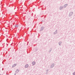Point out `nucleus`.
<instances>
[{"mask_svg":"<svg viewBox=\"0 0 75 75\" xmlns=\"http://www.w3.org/2000/svg\"><path fill=\"white\" fill-rule=\"evenodd\" d=\"M17 65V64H14L12 66V67H16Z\"/></svg>","mask_w":75,"mask_h":75,"instance_id":"obj_1","label":"nucleus"},{"mask_svg":"<svg viewBox=\"0 0 75 75\" xmlns=\"http://www.w3.org/2000/svg\"><path fill=\"white\" fill-rule=\"evenodd\" d=\"M28 67V65L27 64L25 66V68H27Z\"/></svg>","mask_w":75,"mask_h":75,"instance_id":"obj_2","label":"nucleus"},{"mask_svg":"<svg viewBox=\"0 0 75 75\" xmlns=\"http://www.w3.org/2000/svg\"><path fill=\"white\" fill-rule=\"evenodd\" d=\"M35 62H32V64L33 65H35Z\"/></svg>","mask_w":75,"mask_h":75,"instance_id":"obj_3","label":"nucleus"},{"mask_svg":"<svg viewBox=\"0 0 75 75\" xmlns=\"http://www.w3.org/2000/svg\"><path fill=\"white\" fill-rule=\"evenodd\" d=\"M18 72H19V71L18 69H17L16 71V73H18Z\"/></svg>","mask_w":75,"mask_h":75,"instance_id":"obj_4","label":"nucleus"},{"mask_svg":"<svg viewBox=\"0 0 75 75\" xmlns=\"http://www.w3.org/2000/svg\"><path fill=\"white\" fill-rule=\"evenodd\" d=\"M68 6V5L67 4H65L64 6V7H67V6Z\"/></svg>","mask_w":75,"mask_h":75,"instance_id":"obj_5","label":"nucleus"},{"mask_svg":"<svg viewBox=\"0 0 75 75\" xmlns=\"http://www.w3.org/2000/svg\"><path fill=\"white\" fill-rule=\"evenodd\" d=\"M15 27H18V25H16Z\"/></svg>","mask_w":75,"mask_h":75,"instance_id":"obj_6","label":"nucleus"},{"mask_svg":"<svg viewBox=\"0 0 75 75\" xmlns=\"http://www.w3.org/2000/svg\"><path fill=\"white\" fill-rule=\"evenodd\" d=\"M54 67V65L52 64L51 66V67Z\"/></svg>","mask_w":75,"mask_h":75,"instance_id":"obj_7","label":"nucleus"},{"mask_svg":"<svg viewBox=\"0 0 75 75\" xmlns=\"http://www.w3.org/2000/svg\"><path fill=\"white\" fill-rule=\"evenodd\" d=\"M73 75H75V72L73 73Z\"/></svg>","mask_w":75,"mask_h":75,"instance_id":"obj_8","label":"nucleus"},{"mask_svg":"<svg viewBox=\"0 0 75 75\" xmlns=\"http://www.w3.org/2000/svg\"><path fill=\"white\" fill-rule=\"evenodd\" d=\"M69 14H70V15H71V13H69Z\"/></svg>","mask_w":75,"mask_h":75,"instance_id":"obj_9","label":"nucleus"},{"mask_svg":"<svg viewBox=\"0 0 75 75\" xmlns=\"http://www.w3.org/2000/svg\"><path fill=\"white\" fill-rule=\"evenodd\" d=\"M15 75H16V74L15 73Z\"/></svg>","mask_w":75,"mask_h":75,"instance_id":"obj_10","label":"nucleus"}]
</instances>
